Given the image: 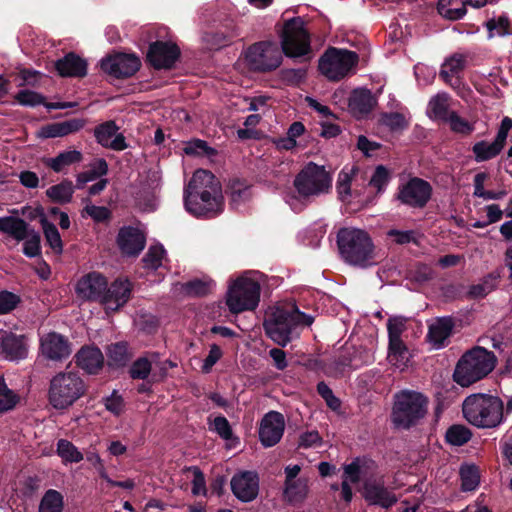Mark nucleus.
Returning a JSON list of instances; mask_svg holds the SVG:
<instances>
[{"label": "nucleus", "mask_w": 512, "mask_h": 512, "mask_svg": "<svg viewBox=\"0 0 512 512\" xmlns=\"http://www.w3.org/2000/svg\"><path fill=\"white\" fill-rule=\"evenodd\" d=\"M453 323L450 318H440L429 326L428 339L435 348H441L444 341L450 336Z\"/></svg>", "instance_id": "obj_29"}, {"label": "nucleus", "mask_w": 512, "mask_h": 512, "mask_svg": "<svg viewBox=\"0 0 512 512\" xmlns=\"http://www.w3.org/2000/svg\"><path fill=\"white\" fill-rule=\"evenodd\" d=\"M260 284L257 280L243 275L230 283L226 305L233 314L254 310L260 301Z\"/></svg>", "instance_id": "obj_9"}, {"label": "nucleus", "mask_w": 512, "mask_h": 512, "mask_svg": "<svg viewBox=\"0 0 512 512\" xmlns=\"http://www.w3.org/2000/svg\"><path fill=\"white\" fill-rule=\"evenodd\" d=\"M179 54V49L175 44L159 41L150 46L147 57L155 68L166 69L172 67Z\"/></svg>", "instance_id": "obj_22"}, {"label": "nucleus", "mask_w": 512, "mask_h": 512, "mask_svg": "<svg viewBox=\"0 0 512 512\" xmlns=\"http://www.w3.org/2000/svg\"><path fill=\"white\" fill-rule=\"evenodd\" d=\"M27 223L20 218L0 217V231L11 235L18 241L23 240L27 236Z\"/></svg>", "instance_id": "obj_31"}, {"label": "nucleus", "mask_w": 512, "mask_h": 512, "mask_svg": "<svg viewBox=\"0 0 512 512\" xmlns=\"http://www.w3.org/2000/svg\"><path fill=\"white\" fill-rule=\"evenodd\" d=\"M376 104V97L366 88L353 90L349 97V109L357 118H362L369 114Z\"/></svg>", "instance_id": "obj_25"}, {"label": "nucleus", "mask_w": 512, "mask_h": 512, "mask_svg": "<svg viewBox=\"0 0 512 512\" xmlns=\"http://www.w3.org/2000/svg\"><path fill=\"white\" fill-rule=\"evenodd\" d=\"M437 8L441 16L450 20L461 19L466 14L465 0H439Z\"/></svg>", "instance_id": "obj_34"}, {"label": "nucleus", "mask_w": 512, "mask_h": 512, "mask_svg": "<svg viewBox=\"0 0 512 512\" xmlns=\"http://www.w3.org/2000/svg\"><path fill=\"white\" fill-rule=\"evenodd\" d=\"M74 193V186L70 180H64L59 184L53 185L46 190L47 197L55 203H68L71 201Z\"/></svg>", "instance_id": "obj_36"}, {"label": "nucleus", "mask_w": 512, "mask_h": 512, "mask_svg": "<svg viewBox=\"0 0 512 512\" xmlns=\"http://www.w3.org/2000/svg\"><path fill=\"white\" fill-rule=\"evenodd\" d=\"M317 391L325 399L331 409L337 410L340 408L339 399L334 396L332 390L324 382H320L317 385Z\"/></svg>", "instance_id": "obj_59"}, {"label": "nucleus", "mask_w": 512, "mask_h": 512, "mask_svg": "<svg viewBox=\"0 0 512 512\" xmlns=\"http://www.w3.org/2000/svg\"><path fill=\"white\" fill-rule=\"evenodd\" d=\"M496 365L495 355L482 347H475L466 352L458 361L453 378L462 387L486 377Z\"/></svg>", "instance_id": "obj_5"}, {"label": "nucleus", "mask_w": 512, "mask_h": 512, "mask_svg": "<svg viewBox=\"0 0 512 512\" xmlns=\"http://www.w3.org/2000/svg\"><path fill=\"white\" fill-rule=\"evenodd\" d=\"M107 281L101 274L92 272L81 277L76 284L78 298L85 301H98L101 303L102 295L106 291Z\"/></svg>", "instance_id": "obj_17"}, {"label": "nucleus", "mask_w": 512, "mask_h": 512, "mask_svg": "<svg viewBox=\"0 0 512 512\" xmlns=\"http://www.w3.org/2000/svg\"><path fill=\"white\" fill-rule=\"evenodd\" d=\"M293 185L299 198L316 197L330 191L332 176L324 166L309 162L296 175Z\"/></svg>", "instance_id": "obj_10"}, {"label": "nucleus", "mask_w": 512, "mask_h": 512, "mask_svg": "<svg viewBox=\"0 0 512 512\" xmlns=\"http://www.w3.org/2000/svg\"><path fill=\"white\" fill-rule=\"evenodd\" d=\"M450 113L448 94L438 93L431 98L428 104V114L431 118L445 121Z\"/></svg>", "instance_id": "obj_35"}, {"label": "nucleus", "mask_w": 512, "mask_h": 512, "mask_svg": "<svg viewBox=\"0 0 512 512\" xmlns=\"http://www.w3.org/2000/svg\"><path fill=\"white\" fill-rule=\"evenodd\" d=\"M383 125L387 126L393 131L403 130L407 127V121L405 117L400 113H387L381 118Z\"/></svg>", "instance_id": "obj_55"}, {"label": "nucleus", "mask_w": 512, "mask_h": 512, "mask_svg": "<svg viewBox=\"0 0 512 512\" xmlns=\"http://www.w3.org/2000/svg\"><path fill=\"white\" fill-rule=\"evenodd\" d=\"M463 414L476 427L494 428L503 420V402L496 396L473 394L464 400Z\"/></svg>", "instance_id": "obj_4"}, {"label": "nucleus", "mask_w": 512, "mask_h": 512, "mask_svg": "<svg viewBox=\"0 0 512 512\" xmlns=\"http://www.w3.org/2000/svg\"><path fill=\"white\" fill-rule=\"evenodd\" d=\"M281 47V52L293 58L305 56L310 52V36L300 17L285 22L281 34Z\"/></svg>", "instance_id": "obj_11"}, {"label": "nucleus", "mask_w": 512, "mask_h": 512, "mask_svg": "<svg viewBox=\"0 0 512 512\" xmlns=\"http://www.w3.org/2000/svg\"><path fill=\"white\" fill-rule=\"evenodd\" d=\"M140 66L141 62L134 54L118 53L101 61L102 70L116 78L130 77L139 70Z\"/></svg>", "instance_id": "obj_14"}, {"label": "nucleus", "mask_w": 512, "mask_h": 512, "mask_svg": "<svg viewBox=\"0 0 512 512\" xmlns=\"http://www.w3.org/2000/svg\"><path fill=\"white\" fill-rule=\"evenodd\" d=\"M63 497L56 490H48L43 496L39 512H62Z\"/></svg>", "instance_id": "obj_44"}, {"label": "nucleus", "mask_w": 512, "mask_h": 512, "mask_svg": "<svg viewBox=\"0 0 512 512\" xmlns=\"http://www.w3.org/2000/svg\"><path fill=\"white\" fill-rule=\"evenodd\" d=\"M157 355L152 354L151 358L141 357L137 359L130 367L129 373L133 379H146L152 369V364L156 361Z\"/></svg>", "instance_id": "obj_42"}, {"label": "nucleus", "mask_w": 512, "mask_h": 512, "mask_svg": "<svg viewBox=\"0 0 512 512\" xmlns=\"http://www.w3.org/2000/svg\"><path fill=\"white\" fill-rule=\"evenodd\" d=\"M213 429L225 440H229L232 437L231 426L228 420L223 416H218L214 419Z\"/></svg>", "instance_id": "obj_60"}, {"label": "nucleus", "mask_w": 512, "mask_h": 512, "mask_svg": "<svg viewBox=\"0 0 512 512\" xmlns=\"http://www.w3.org/2000/svg\"><path fill=\"white\" fill-rule=\"evenodd\" d=\"M445 122L449 124L450 129L455 133L469 135L474 131V125L464 118H461L455 112H451Z\"/></svg>", "instance_id": "obj_49"}, {"label": "nucleus", "mask_w": 512, "mask_h": 512, "mask_svg": "<svg viewBox=\"0 0 512 512\" xmlns=\"http://www.w3.org/2000/svg\"><path fill=\"white\" fill-rule=\"evenodd\" d=\"M431 193V185L427 181L415 177L399 188L398 199L403 204L422 208L429 201Z\"/></svg>", "instance_id": "obj_13"}, {"label": "nucleus", "mask_w": 512, "mask_h": 512, "mask_svg": "<svg viewBox=\"0 0 512 512\" xmlns=\"http://www.w3.org/2000/svg\"><path fill=\"white\" fill-rule=\"evenodd\" d=\"M337 243L340 255L350 265L366 268L378 262L375 245L369 234L362 229H340Z\"/></svg>", "instance_id": "obj_3"}, {"label": "nucleus", "mask_w": 512, "mask_h": 512, "mask_svg": "<svg viewBox=\"0 0 512 512\" xmlns=\"http://www.w3.org/2000/svg\"><path fill=\"white\" fill-rule=\"evenodd\" d=\"M105 407L113 414L119 415L124 407L122 397L114 392L110 397L106 398Z\"/></svg>", "instance_id": "obj_64"}, {"label": "nucleus", "mask_w": 512, "mask_h": 512, "mask_svg": "<svg viewBox=\"0 0 512 512\" xmlns=\"http://www.w3.org/2000/svg\"><path fill=\"white\" fill-rule=\"evenodd\" d=\"M184 152L187 155H202L208 153V146L202 140H194L188 142L184 147Z\"/></svg>", "instance_id": "obj_63"}, {"label": "nucleus", "mask_w": 512, "mask_h": 512, "mask_svg": "<svg viewBox=\"0 0 512 512\" xmlns=\"http://www.w3.org/2000/svg\"><path fill=\"white\" fill-rule=\"evenodd\" d=\"M471 438V432L462 425H454L446 432V440L455 446H461L467 443Z\"/></svg>", "instance_id": "obj_46"}, {"label": "nucleus", "mask_w": 512, "mask_h": 512, "mask_svg": "<svg viewBox=\"0 0 512 512\" xmlns=\"http://www.w3.org/2000/svg\"><path fill=\"white\" fill-rule=\"evenodd\" d=\"M57 454L64 463H78L83 460V454L78 448L66 439L57 442Z\"/></svg>", "instance_id": "obj_37"}, {"label": "nucleus", "mask_w": 512, "mask_h": 512, "mask_svg": "<svg viewBox=\"0 0 512 512\" xmlns=\"http://www.w3.org/2000/svg\"><path fill=\"white\" fill-rule=\"evenodd\" d=\"M485 26L489 33V38L494 36H504L508 34L509 21L504 16L498 18H492L485 23Z\"/></svg>", "instance_id": "obj_50"}, {"label": "nucleus", "mask_w": 512, "mask_h": 512, "mask_svg": "<svg viewBox=\"0 0 512 512\" xmlns=\"http://www.w3.org/2000/svg\"><path fill=\"white\" fill-rule=\"evenodd\" d=\"M23 252L28 257H35L40 252V235L34 230H28L27 236L23 239Z\"/></svg>", "instance_id": "obj_52"}, {"label": "nucleus", "mask_w": 512, "mask_h": 512, "mask_svg": "<svg viewBox=\"0 0 512 512\" xmlns=\"http://www.w3.org/2000/svg\"><path fill=\"white\" fill-rule=\"evenodd\" d=\"M308 492V485L305 479L286 482L285 497L291 503H298L305 499Z\"/></svg>", "instance_id": "obj_41"}, {"label": "nucleus", "mask_w": 512, "mask_h": 512, "mask_svg": "<svg viewBox=\"0 0 512 512\" xmlns=\"http://www.w3.org/2000/svg\"><path fill=\"white\" fill-rule=\"evenodd\" d=\"M83 159L82 153L78 150L61 152L54 158H49L44 163L55 172H61L66 166L79 163Z\"/></svg>", "instance_id": "obj_33"}, {"label": "nucleus", "mask_w": 512, "mask_h": 512, "mask_svg": "<svg viewBox=\"0 0 512 512\" xmlns=\"http://www.w3.org/2000/svg\"><path fill=\"white\" fill-rule=\"evenodd\" d=\"M40 346L42 354L50 360L60 361L71 354V347L67 338L56 332L43 335Z\"/></svg>", "instance_id": "obj_20"}, {"label": "nucleus", "mask_w": 512, "mask_h": 512, "mask_svg": "<svg viewBox=\"0 0 512 512\" xmlns=\"http://www.w3.org/2000/svg\"><path fill=\"white\" fill-rule=\"evenodd\" d=\"M411 359V354L403 341L389 343L388 362L400 371L405 370Z\"/></svg>", "instance_id": "obj_30"}, {"label": "nucleus", "mask_w": 512, "mask_h": 512, "mask_svg": "<svg viewBox=\"0 0 512 512\" xmlns=\"http://www.w3.org/2000/svg\"><path fill=\"white\" fill-rule=\"evenodd\" d=\"M184 204L194 216L215 217L224 206L219 181L207 170H196L185 188Z\"/></svg>", "instance_id": "obj_1"}, {"label": "nucleus", "mask_w": 512, "mask_h": 512, "mask_svg": "<svg viewBox=\"0 0 512 512\" xmlns=\"http://www.w3.org/2000/svg\"><path fill=\"white\" fill-rule=\"evenodd\" d=\"M108 364L114 367L124 366L130 359L127 345L125 343H115L107 350Z\"/></svg>", "instance_id": "obj_38"}, {"label": "nucleus", "mask_w": 512, "mask_h": 512, "mask_svg": "<svg viewBox=\"0 0 512 512\" xmlns=\"http://www.w3.org/2000/svg\"><path fill=\"white\" fill-rule=\"evenodd\" d=\"M222 351L219 346L216 344L211 345L209 354L205 358L202 366V370L205 373H208L212 367L217 363V361L221 358Z\"/></svg>", "instance_id": "obj_62"}, {"label": "nucleus", "mask_w": 512, "mask_h": 512, "mask_svg": "<svg viewBox=\"0 0 512 512\" xmlns=\"http://www.w3.org/2000/svg\"><path fill=\"white\" fill-rule=\"evenodd\" d=\"M85 213L97 222L105 221L109 218L110 212L104 206L87 204L84 208Z\"/></svg>", "instance_id": "obj_61"}, {"label": "nucleus", "mask_w": 512, "mask_h": 512, "mask_svg": "<svg viewBox=\"0 0 512 512\" xmlns=\"http://www.w3.org/2000/svg\"><path fill=\"white\" fill-rule=\"evenodd\" d=\"M118 127L113 121L105 122L95 128V137L97 142L103 147L110 148L116 151L124 150L127 145L125 137L117 133Z\"/></svg>", "instance_id": "obj_24"}, {"label": "nucleus", "mask_w": 512, "mask_h": 512, "mask_svg": "<svg viewBox=\"0 0 512 512\" xmlns=\"http://www.w3.org/2000/svg\"><path fill=\"white\" fill-rule=\"evenodd\" d=\"M103 355L96 347L82 348L77 354V364L90 374L96 373L103 365Z\"/></svg>", "instance_id": "obj_28"}, {"label": "nucleus", "mask_w": 512, "mask_h": 512, "mask_svg": "<svg viewBox=\"0 0 512 512\" xmlns=\"http://www.w3.org/2000/svg\"><path fill=\"white\" fill-rule=\"evenodd\" d=\"M235 36L236 33L233 31L207 32L203 35V42L209 49H219L227 45Z\"/></svg>", "instance_id": "obj_43"}, {"label": "nucleus", "mask_w": 512, "mask_h": 512, "mask_svg": "<svg viewBox=\"0 0 512 512\" xmlns=\"http://www.w3.org/2000/svg\"><path fill=\"white\" fill-rule=\"evenodd\" d=\"M428 398L414 390H401L394 395L392 423L403 429L416 425L428 412Z\"/></svg>", "instance_id": "obj_6"}, {"label": "nucleus", "mask_w": 512, "mask_h": 512, "mask_svg": "<svg viewBox=\"0 0 512 512\" xmlns=\"http://www.w3.org/2000/svg\"><path fill=\"white\" fill-rule=\"evenodd\" d=\"M17 400V395L6 386L4 378L0 377V412L12 409Z\"/></svg>", "instance_id": "obj_51"}, {"label": "nucleus", "mask_w": 512, "mask_h": 512, "mask_svg": "<svg viewBox=\"0 0 512 512\" xmlns=\"http://www.w3.org/2000/svg\"><path fill=\"white\" fill-rule=\"evenodd\" d=\"M145 243V236L140 229L126 226L119 230L117 244L122 254L137 256L144 249Z\"/></svg>", "instance_id": "obj_21"}, {"label": "nucleus", "mask_w": 512, "mask_h": 512, "mask_svg": "<svg viewBox=\"0 0 512 512\" xmlns=\"http://www.w3.org/2000/svg\"><path fill=\"white\" fill-rule=\"evenodd\" d=\"M90 167L89 171L82 172L77 176V183L79 185L86 184L108 173V164L103 158L96 159L91 163Z\"/></svg>", "instance_id": "obj_39"}, {"label": "nucleus", "mask_w": 512, "mask_h": 512, "mask_svg": "<svg viewBox=\"0 0 512 512\" xmlns=\"http://www.w3.org/2000/svg\"><path fill=\"white\" fill-rule=\"evenodd\" d=\"M245 59L252 70L267 72L280 66L282 52L276 43L263 41L250 46L245 53Z\"/></svg>", "instance_id": "obj_12"}, {"label": "nucleus", "mask_w": 512, "mask_h": 512, "mask_svg": "<svg viewBox=\"0 0 512 512\" xmlns=\"http://www.w3.org/2000/svg\"><path fill=\"white\" fill-rule=\"evenodd\" d=\"M465 66L466 56L456 53L443 63L440 76L446 83L450 84L451 86L458 85V75L463 71Z\"/></svg>", "instance_id": "obj_27"}, {"label": "nucleus", "mask_w": 512, "mask_h": 512, "mask_svg": "<svg viewBox=\"0 0 512 512\" xmlns=\"http://www.w3.org/2000/svg\"><path fill=\"white\" fill-rule=\"evenodd\" d=\"M131 291L132 284L127 279L115 280L110 286H106L100 304L106 313L115 312L128 302Z\"/></svg>", "instance_id": "obj_15"}, {"label": "nucleus", "mask_w": 512, "mask_h": 512, "mask_svg": "<svg viewBox=\"0 0 512 512\" xmlns=\"http://www.w3.org/2000/svg\"><path fill=\"white\" fill-rule=\"evenodd\" d=\"M363 497L370 505L388 509L397 501V496L383 482L368 481L363 487Z\"/></svg>", "instance_id": "obj_23"}, {"label": "nucleus", "mask_w": 512, "mask_h": 512, "mask_svg": "<svg viewBox=\"0 0 512 512\" xmlns=\"http://www.w3.org/2000/svg\"><path fill=\"white\" fill-rule=\"evenodd\" d=\"M86 392V384L76 372H60L51 380L48 400L57 410L67 409L80 399Z\"/></svg>", "instance_id": "obj_7"}, {"label": "nucleus", "mask_w": 512, "mask_h": 512, "mask_svg": "<svg viewBox=\"0 0 512 512\" xmlns=\"http://www.w3.org/2000/svg\"><path fill=\"white\" fill-rule=\"evenodd\" d=\"M462 489L464 491H472L479 484V474L475 466H462L460 470Z\"/></svg>", "instance_id": "obj_47"}, {"label": "nucleus", "mask_w": 512, "mask_h": 512, "mask_svg": "<svg viewBox=\"0 0 512 512\" xmlns=\"http://www.w3.org/2000/svg\"><path fill=\"white\" fill-rule=\"evenodd\" d=\"M355 173V168H351L349 171L342 170L339 173L338 180H337V193L339 196V199L342 202L349 203L352 198V191H351V181L352 177Z\"/></svg>", "instance_id": "obj_40"}, {"label": "nucleus", "mask_w": 512, "mask_h": 512, "mask_svg": "<svg viewBox=\"0 0 512 512\" xmlns=\"http://www.w3.org/2000/svg\"><path fill=\"white\" fill-rule=\"evenodd\" d=\"M55 68L62 77H83L87 73V63L74 53H69L55 63Z\"/></svg>", "instance_id": "obj_26"}, {"label": "nucleus", "mask_w": 512, "mask_h": 512, "mask_svg": "<svg viewBox=\"0 0 512 512\" xmlns=\"http://www.w3.org/2000/svg\"><path fill=\"white\" fill-rule=\"evenodd\" d=\"M41 224L46 241L48 242L49 246L56 253H61L63 250V243L56 226L52 223H49L46 219H42Z\"/></svg>", "instance_id": "obj_45"}, {"label": "nucleus", "mask_w": 512, "mask_h": 512, "mask_svg": "<svg viewBox=\"0 0 512 512\" xmlns=\"http://www.w3.org/2000/svg\"><path fill=\"white\" fill-rule=\"evenodd\" d=\"M212 286L211 281L194 280L185 284V290L189 295L203 296L211 290Z\"/></svg>", "instance_id": "obj_57"}, {"label": "nucleus", "mask_w": 512, "mask_h": 512, "mask_svg": "<svg viewBox=\"0 0 512 512\" xmlns=\"http://www.w3.org/2000/svg\"><path fill=\"white\" fill-rule=\"evenodd\" d=\"M285 420L281 413L270 411L261 420L259 438L263 446L272 447L282 438Z\"/></svg>", "instance_id": "obj_16"}, {"label": "nucleus", "mask_w": 512, "mask_h": 512, "mask_svg": "<svg viewBox=\"0 0 512 512\" xmlns=\"http://www.w3.org/2000/svg\"><path fill=\"white\" fill-rule=\"evenodd\" d=\"M504 143L495 138L492 143L480 141L473 145L472 151L477 162L487 161L496 157L504 148Z\"/></svg>", "instance_id": "obj_32"}, {"label": "nucleus", "mask_w": 512, "mask_h": 512, "mask_svg": "<svg viewBox=\"0 0 512 512\" xmlns=\"http://www.w3.org/2000/svg\"><path fill=\"white\" fill-rule=\"evenodd\" d=\"M233 494L242 502L254 500L259 492V479L256 473L245 471L234 475L231 479Z\"/></svg>", "instance_id": "obj_18"}, {"label": "nucleus", "mask_w": 512, "mask_h": 512, "mask_svg": "<svg viewBox=\"0 0 512 512\" xmlns=\"http://www.w3.org/2000/svg\"><path fill=\"white\" fill-rule=\"evenodd\" d=\"M389 343L402 341L401 335L405 330V321L402 318H390L387 323Z\"/></svg>", "instance_id": "obj_54"}, {"label": "nucleus", "mask_w": 512, "mask_h": 512, "mask_svg": "<svg viewBox=\"0 0 512 512\" xmlns=\"http://www.w3.org/2000/svg\"><path fill=\"white\" fill-rule=\"evenodd\" d=\"M28 353L26 338L0 329V356L8 360L24 359Z\"/></svg>", "instance_id": "obj_19"}, {"label": "nucleus", "mask_w": 512, "mask_h": 512, "mask_svg": "<svg viewBox=\"0 0 512 512\" xmlns=\"http://www.w3.org/2000/svg\"><path fill=\"white\" fill-rule=\"evenodd\" d=\"M388 181H389V174H388L387 169L383 166H378L375 169V171L369 181V185L374 187L378 192H381L388 184Z\"/></svg>", "instance_id": "obj_56"}, {"label": "nucleus", "mask_w": 512, "mask_h": 512, "mask_svg": "<svg viewBox=\"0 0 512 512\" xmlns=\"http://www.w3.org/2000/svg\"><path fill=\"white\" fill-rule=\"evenodd\" d=\"M19 301V297L11 292H0V314H6L12 311Z\"/></svg>", "instance_id": "obj_58"}, {"label": "nucleus", "mask_w": 512, "mask_h": 512, "mask_svg": "<svg viewBox=\"0 0 512 512\" xmlns=\"http://www.w3.org/2000/svg\"><path fill=\"white\" fill-rule=\"evenodd\" d=\"M314 317L305 314L294 303H278L266 311L263 323L266 335L279 346L285 347L299 336L298 329L312 325Z\"/></svg>", "instance_id": "obj_2"}, {"label": "nucleus", "mask_w": 512, "mask_h": 512, "mask_svg": "<svg viewBox=\"0 0 512 512\" xmlns=\"http://www.w3.org/2000/svg\"><path fill=\"white\" fill-rule=\"evenodd\" d=\"M165 257V250L161 245L151 246L145 257L143 258L144 266L148 269L156 270L162 266L163 259Z\"/></svg>", "instance_id": "obj_48"}, {"label": "nucleus", "mask_w": 512, "mask_h": 512, "mask_svg": "<svg viewBox=\"0 0 512 512\" xmlns=\"http://www.w3.org/2000/svg\"><path fill=\"white\" fill-rule=\"evenodd\" d=\"M358 62L356 52L330 47L320 57L318 68L325 78L336 82L354 74Z\"/></svg>", "instance_id": "obj_8"}, {"label": "nucleus", "mask_w": 512, "mask_h": 512, "mask_svg": "<svg viewBox=\"0 0 512 512\" xmlns=\"http://www.w3.org/2000/svg\"><path fill=\"white\" fill-rule=\"evenodd\" d=\"M15 98L19 104L24 106L33 107L44 104V97L41 94L27 89L19 91Z\"/></svg>", "instance_id": "obj_53"}]
</instances>
